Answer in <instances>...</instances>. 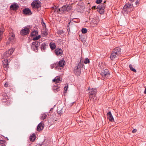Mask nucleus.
<instances>
[{"instance_id":"10","label":"nucleus","mask_w":146,"mask_h":146,"mask_svg":"<svg viewBox=\"0 0 146 146\" xmlns=\"http://www.w3.org/2000/svg\"><path fill=\"white\" fill-rule=\"evenodd\" d=\"M14 50V48H12L9 49L8 51L4 53L5 58H6L7 57H8L11 55L13 52Z\"/></svg>"},{"instance_id":"19","label":"nucleus","mask_w":146,"mask_h":146,"mask_svg":"<svg viewBox=\"0 0 146 146\" xmlns=\"http://www.w3.org/2000/svg\"><path fill=\"white\" fill-rule=\"evenodd\" d=\"M119 56V55H117V54H116L113 51L110 56V58L111 60H113L114 59L117 58V56Z\"/></svg>"},{"instance_id":"1","label":"nucleus","mask_w":146,"mask_h":146,"mask_svg":"<svg viewBox=\"0 0 146 146\" xmlns=\"http://www.w3.org/2000/svg\"><path fill=\"white\" fill-rule=\"evenodd\" d=\"M83 65L82 62H81V60L79 63L78 65H76L74 68V72L77 75H79L81 72V67Z\"/></svg>"},{"instance_id":"27","label":"nucleus","mask_w":146,"mask_h":146,"mask_svg":"<svg viewBox=\"0 0 146 146\" xmlns=\"http://www.w3.org/2000/svg\"><path fill=\"white\" fill-rule=\"evenodd\" d=\"M40 47L42 51H44L46 49V43L45 42L42 43Z\"/></svg>"},{"instance_id":"6","label":"nucleus","mask_w":146,"mask_h":146,"mask_svg":"<svg viewBox=\"0 0 146 146\" xmlns=\"http://www.w3.org/2000/svg\"><path fill=\"white\" fill-rule=\"evenodd\" d=\"M40 45V42L35 41L32 42L31 45V48L33 50L36 52L38 50V47Z\"/></svg>"},{"instance_id":"38","label":"nucleus","mask_w":146,"mask_h":146,"mask_svg":"<svg viewBox=\"0 0 146 146\" xmlns=\"http://www.w3.org/2000/svg\"><path fill=\"white\" fill-rule=\"evenodd\" d=\"M102 0H97L96 1V3L97 4H99L102 2Z\"/></svg>"},{"instance_id":"37","label":"nucleus","mask_w":146,"mask_h":146,"mask_svg":"<svg viewBox=\"0 0 146 146\" xmlns=\"http://www.w3.org/2000/svg\"><path fill=\"white\" fill-rule=\"evenodd\" d=\"M4 141L2 140H0V145H3L4 143Z\"/></svg>"},{"instance_id":"52","label":"nucleus","mask_w":146,"mask_h":146,"mask_svg":"<svg viewBox=\"0 0 146 146\" xmlns=\"http://www.w3.org/2000/svg\"><path fill=\"white\" fill-rule=\"evenodd\" d=\"M53 119H51V120H52Z\"/></svg>"},{"instance_id":"5","label":"nucleus","mask_w":146,"mask_h":146,"mask_svg":"<svg viewBox=\"0 0 146 146\" xmlns=\"http://www.w3.org/2000/svg\"><path fill=\"white\" fill-rule=\"evenodd\" d=\"M102 77L104 78H108L110 77V72L107 69L103 70L100 73Z\"/></svg>"},{"instance_id":"11","label":"nucleus","mask_w":146,"mask_h":146,"mask_svg":"<svg viewBox=\"0 0 146 146\" xmlns=\"http://www.w3.org/2000/svg\"><path fill=\"white\" fill-rule=\"evenodd\" d=\"M113 51L117 54V55H119V56L121 54V49L119 47L115 48Z\"/></svg>"},{"instance_id":"29","label":"nucleus","mask_w":146,"mask_h":146,"mask_svg":"<svg viewBox=\"0 0 146 146\" xmlns=\"http://www.w3.org/2000/svg\"><path fill=\"white\" fill-rule=\"evenodd\" d=\"M129 67L130 70H131L132 71L134 72H136L137 71L136 69L133 68V66L131 64H130L129 65Z\"/></svg>"},{"instance_id":"9","label":"nucleus","mask_w":146,"mask_h":146,"mask_svg":"<svg viewBox=\"0 0 146 146\" xmlns=\"http://www.w3.org/2000/svg\"><path fill=\"white\" fill-rule=\"evenodd\" d=\"M54 52L56 55L60 56L62 54L63 52L61 48H57L55 50Z\"/></svg>"},{"instance_id":"39","label":"nucleus","mask_w":146,"mask_h":146,"mask_svg":"<svg viewBox=\"0 0 146 146\" xmlns=\"http://www.w3.org/2000/svg\"><path fill=\"white\" fill-rule=\"evenodd\" d=\"M68 88V86H65L64 87V90L65 91H66L67 90V88Z\"/></svg>"},{"instance_id":"31","label":"nucleus","mask_w":146,"mask_h":146,"mask_svg":"<svg viewBox=\"0 0 146 146\" xmlns=\"http://www.w3.org/2000/svg\"><path fill=\"white\" fill-rule=\"evenodd\" d=\"M56 63H54L51 65V68H55V69L57 70V68H56Z\"/></svg>"},{"instance_id":"2","label":"nucleus","mask_w":146,"mask_h":146,"mask_svg":"<svg viewBox=\"0 0 146 146\" xmlns=\"http://www.w3.org/2000/svg\"><path fill=\"white\" fill-rule=\"evenodd\" d=\"M106 1H105L104 3L99 5L97 7V9L98 11L101 14H102L104 11V9L106 6L105 3H106Z\"/></svg>"},{"instance_id":"32","label":"nucleus","mask_w":146,"mask_h":146,"mask_svg":"<svg viewBox=\"0 0 146 146\" xmlns=\"http://www.w3.org/2000/svg\"><path fill=\"white\" fill-rule=\"evenodd\" d=\"M40 37V36L39 35L33 37L32 40H36L39 39Z\"/></svg>"},{"instance_id":"13","label":"nucleus","mask_w":146,"mask_h":146,"mask_svg":"<svg viewBox=\"0 0 146 146\" xmlns=\"http://www.w3.org/2000/svg\"><path fill=\"white\" fill-rule=\"evenodd\" d=\"M19 7V5L16 4L11 5L10 7V9L13 10H16L18 9Z\"/></svg>"},{"instance_id":"3","label":"nucleus","mask_w":146,"mask_h":146,"mask_svg":"<svg viewBox=\"0 0 146 146\" xmlns=\"http://www.w3.org/2000/svg\"><path fill=\"white\" fill-rule=\"evenodd\" d=\"M97 90L96 88H92L91 89L90 91L89 92V98H90V100H92V98L93 100L96 97L97 92Z\"/></svg>"},{"instance_id":"35","label":"nucleus","mask_w":146,"mask_h":146,"mask_svg":"<svg viewBox=\"0 0 146 146\" xmlns=\"http://www.w3.org/2000/svg\"><path fill=\"white\" fill-rule=\"evenodd\" d=\"M41 23L42 25L44 27V26L45 27H46V25L45 23L43 21V20L42 19L41 21Z\"/></svg>"},{"instance_id":"4","label":"nucleus","mask_w":146,"mask_h":146,"mask_svg":"<svg viewBox=\"0 0 146 146\" xmlns=\"http://www.w3.org/2000/svg\"><path fill=\"white\" fill-rule=\"evenodd\" d=\"M56 67L58 70H60L65 65V61L64 60H61L58 62H56Z\"/></svg>"},{"instance_id":"17","label":"nucleus","mask_w":146,"mask_h":146,"mask_svg":"<svg viewBox=\"0 0 146 146\" xmlns=\"http://www.w3.org/2000/svg\"><path fill=\"white\" fill-rule=\"evenodd\" d=\"M65 5L63 6L62 7L58 9L60 13H64L66 11V8Z\"/></svg>"},{"instance_id":"45","label":"nucleus","mask_w":146,"mask_h":146,"mask_svg":"<svg viewBox=\"0 0 146 146\" xmlns=\"http://www.w3.org/2000/svg\"><path fill=\"white\" fill-rule=\"evenodd\" d=\"M144 93L145 94H146V89H145V90L144 92Z\"/></svg>"},{"instance_id":"47","label":"nucleus","mask_w":146,"mask_h":146,"mask_svg":"<svg viewBox=\"0 0 146 146\" xmlns=\"http://www.w3.org/2000/svg\"><path fill=\"white\" fill-rule=\"evenodd\" d=\"M46 116V115H44V117L43 118V119H45V118H46V116Z\"/></svg>"},{"instance_id":"34","label":"nucleus","mask_w":146,"mask_h":146,"mask_svg":"<svg viewBox=\"0 0 146 146\" xmlns=\"http://www.w3.org/2000/svg\"><path fill=\"white\" fill-rule=\"evenodd\" d=\"M82 33L85 34L87 33V30L86 28H82Z\"/></svg>"},{"instance_id":"26","label":"nucleus","mask_w":146,"mask_h":146,"mask_svg":"<svg viewBox=\"0 0 146 146\" xmlns=\"http://www.w3.org/2000/svg\"><path fill=\"white\" fill-rule=\"evenodd\" d=\"M3 62L4 64V67H7L9 65L8 62V60L7 59H5L3 61Z\"/></svg>"},{"instance_id":"43","label":"nucleus","mask_w":146,"mask_h":146,"mask_svg":"<svg viewBox=\"0 0 146 146\" xmlns=\"http://www.w3.org/2000/svg\"><path fill=\"white\" fill-rule=\"evenodd\" d=\"M96 7V6H94L92 7V8H94V9H95V8H97Z\"/></svg>"},{"instance_id":"15","label":"nucleus","mask_w":146,"mask_h":146,"mask_svg":"<svg viewBox=\"0 0 146 146\" xmlns=\"http://www.w3.org/2000/svg\"><path fill=\"white\" fill-rule=\"evenodd\" d=\"M14 36L15 35H12L9 38L8 41L7 42V44H9L11 42L12 43L14 41Z\"/></svg>"},{"instance_id":"12","label":"nucleus","mask_w":146,"mask_h":146,"mask_svg":"<svg viewBox=\"0 0 146 146\" xmlns=\"http://www.w3.org/2000/svg\"><path fill=\"white\" fill-rule=\"evenodd\" d=\"M133 5L132 4L128 3L125 5L123 7L124 9H126L127 11H129V9L133 7Z\"/></svg>"},{"instance_id":"20","label":"nucleus","mask_w":146,"mask_h":146,"mask_svg":"<svg viewBox=\"0 0 146 146\" xmlns=\"http://www.w3.org/2000/svg\"><path fill=\"white\" fill-rule=\"evenodd\" d=\"M67 11H70L73 8V6L72 4H66L65 5Z\"/></svg>"},{"instance_id":"44","label":"nucleus","mask_w":146,"mask_h":146,"mask_svg":"<svg viewBox=\"0 0 146 146\" xmlns=\"http://www.w3.org/2000/svg\"><path fill=\"white\" fill-rule=\"evenodd\" d=\"M53 108H51L50 109V111L51 112V111L52 110H53Z\"/></svg>"},{"instance_id":"23","label":"nucleus","mask_w":146,"mask_h":146,"mask_svg":"<svg viewBox=\"0 0 146 146\" xmlns=\"http://www.w3.org/2000/svg\"><path fill=\"white\" fill-rule=\"evenodd\" d=\"M49 46L51 49L52 50L55 49L56 47V45L55 43L52 42H51L50 43Z\"/></svg>"},{"instance_id":"41","label":"nucleus","mask_w":146,"mask_h":146,"mask_svg":"<svg viewBox=\"0 0 146 146\" xmlns=\"http://www.w3.org/2000/svg\"><path fill=\"white\" fill-rule=\"evenodd\" d=\"M138 2L139 1L138 0L136 1L135 3V5H137L138 4Z\"/></svg>"},{"instance_id":"28","label":"nucleus","mask_w":146,"mask_h":146,"mask_svg":"<svg viewBox=\"0 0 146 146\" xmlns=\"http://www.w3.org/2000/svg\"><path fill=\"white\" fill-rule=\"evenodd\" d=\"M52 144V141L51 139L50 138L46 140V145H50Z\"/></svg>"},{"instance_id":"16","label":"nucleus","mask_w":146,"mask_h":146,"mask_svg":"<svg viewBox=\"0 0 146 146\" xmlns=\"http://www.w3.org/2000/svg\"><path fill=\"white\" fill-rule=\"evenodd\" d=\"M44 125L42 122L39 123L37 126V130L38 131H40L42 130L44 127Z\"/></svg>"},{"instance_id":"48","label":"nucleus","mask_w":146,"mask_h":146,"mask_svg":"<svg viewBox=\"0 0 146 146\" xmlns=\"http://www.w3.org/2000/svg\"><path fill=\"white\" fill-rule=\"evenodd\" d=\"M52 116H50V118L51 119L52 118Z\"/></svg>"},{"instance_id":"24","label":"nucleus","mask_w":146,"mask_h":146,"mask_svg":"<svg viewBox=\"0 0 146 146\" xmlns=\"http://www.w3.org/2000/svg\"><path fill=\"white\" fill-rule=\"evenodd\" d=\"M36 138V136L35 134H32L29 137L30 140L32 141H34Z\"/></svg>"},{"instance_id":"46","label":"nucleus","mask_w":146,"mask_h":146,"mask_svg":"<svg viewBox=\"0 0 146 146\" xmlns=\"http://www.w3.org/2000/svg\"><path fill=\"white\" fill-rule=\"evenodd\" d=\"M129 1L131 2H133V1H134L135 0H129Z\"/></svg>"},{"instance_id":"50","label":"nucleus","mask_w":146,"mask_h":146,"mask_svg":"<svg viewBox=\"0 0 146 146\" xmlns=\"http://www.w3.org/2000/svg\"><path fill=\"white\" fill-rule=\"evenodd\" d=\"M67 30H68V27H67Z\"/></svg>"},{"instance_id":"21","label":"nucleus","mask_w":146,"mask_h":146,"mask_svg":"<svg viewBox=\"0 0 146 146\" xmlns=\"http://www.w3.org/2000/svg\"><path fill=\"white\" fill-rule=\"evenodd\" d=\"M53 89L54 92H56L60 90V87L56 84L54 85L53 86Z\"/></svg>"},{"instance_id":"36","label":"nucleus","mask_w":146,"mask_h":146,"mask_svg":"<svg viewBox=\"0 0 146 146\" xmlns=\"http://www.w3.org/2000/svg\"><path fill=\"white\" fill-rule=\"evenodd\" d=\"M4 86L5 87L7 88L10 86V85L7 82H6L4 84Z\"/></svg>"},{"instance_id":"30","label":"nucleus","mask_w":146,"mask_h":146,"mask_svg":"<svg viewBox=\"0 0 146 146\" xmlns=\"http://www.w3.org/2000/svg\"><path fill=\"white\" fill-rule=\"evenodd\" d=\"M38 34V32L36 31H34L32 32L31 33V36L33 37L36 35Z\"/></svg>"},{"instance_id":"7","label":"nucleus","mask_w":146,"mask_h":146,"mask_svg":"<svg viewBox=\"0 0 146 146\" xmlns=\"http://www.w3.org/2000/svg\"><path fill=\"white\" fill-rule=\"evenodd\" d=\"M31 5L33 9L38 8L41 6V3L38 0L34 1L32 2Z\"/></svg>"},{"instance_id":"8","label":"nucleus","mask_w":146,"mask_h":146,"mask_svg":"<svg viewBox=\"0 0 146 146\" xmlns=\"http://www.w3.org/2000/svg\"><path fill=\"white\" fill-rule=\"evenodd\" d=\"M30 30L29 28L25 27L21 31V35H26L29 34Z\"/></svg>"},{"instance_id":"33","label":"nucleus","mask_w":146,"mask_h":146,"mask_svg":"<svg viewBox=\"0 0 146 146\" xmlns=\"http://www.w3.org/2000/svg\"><path fill=\"white\" fill-rule=\"evenodd\" d=\"M84 63L85 64L88 63L90 62V60L88 58H86L85 60L84 61Z\"/></svg>"},{"instance_id":"22","label":"nucleus","mask_w":146,"mask_h":146,"mask_svg":"<svg viewBox=\"0 0 146 146\" xmlns=\"http://www.w3.org/2000/svg\"><path fill=\"white\" fill-rule=\"evenodd\" d=\"M61 78L59 77H56L53 79V81L56 83H59L61 82Z\"/></svg>"},{"instance_id":"14","label":"nucleus","mask_w":146,"mask_h":146,"mask_svg":"<svg viewBox=\"0 0 146 146\" xmlns=\"http://www.w3.org/2000/svg\"><path fill=\"white\" fill-rule=\"evenodd\" d=\"M108 119L110 121L113 122L114 121L113 118L111 114V111H109L107 114Z\"/></svg>"},{"instance_id":"42","label":"nucleus","mask_w":146,"mask_h":146,"mask_svg":"<svg viewBox=\"0 0 146 146\" xmlns=\"http://www.w3.org/2000/svg\"><path fill=\"white\" fill-rule=\"evenodd\" d=\"M57 112L58 113H59V114H61V112L60 111H58V109H57Z\"/></svg>"},{"instance_id":"40","label":"nucleus","mask_w":146,"mask_h":146,"mask_svg":"<svg viewBox=\"0 0 146 146\" xmlns=\"http://www.w3.org/2000/svg\"><path fill=\"white\" fill-rule=\"evenodd\" d=\"M137 130L135 129H134L132 131V132L133 133H135L137 132Z\"/></svg>"},{"instance_id":"18","label":"nucleus","mask_w":146,"mask_h":146,"mask_svg":"<svg viewBox=\"0 0 146 146\" xmlns=\"http://www.w3.org/2000/svg\"><path fill=\"white\" fill-rule=\"evenodd\" d=\"M23 13L25 14L31 15L32 13L31 12V10L29 8H25L23 10Z\"/></svg>"},{"instance_id":"49","label":"nucleus","mask_w":146,"mask_h":146,"mask_svg":"<svg viewBox=\"0 0 146 146\" xmlns=\"http://www.w3.org/2000/svg\"><path fill=\"white\" fill-rule=\"evenodd\" d=\"M88 90H90V88H88Z\"/></svg>"},{"instance_id":"51","label":"nucleus","mask_w":146,"mask_h":146,"mask_svg":"<svg viewBox=\"0 0 146 146\" xmlns=\"http://www.w3.org/2000/svg\"><path fill=\"white\" fill-rule=\"evenodd\" d=\"M48 115H49V114H48Z\"/></svg>"},{"instance_id":"25","label":"nucleus","mask_w":146,"mask_h":146,"mask_svg":"<svg viewBox=\"0 0 146 146\" xmlns=\"http://www.w3.org/2000/svg\"><path fill=\"white\" fill-rule=\"evenodd\" d=\"M5 31V29L3 27L0 28V41L1 39L3 32Z\"/></svg>"},{"instance_id":"53","label":"nucleus","mask_w":146,"mask_h":146,"mask_svg":"<svg viewBox=\"0 0 146 146\" xmlns=\"http://www.w3.org/2000/svg\"><path fill=\"white\" fill-rule=\"evenodd\" d=\"M46 0V1H47V0Z\"/></svg>"}]
</instances>
